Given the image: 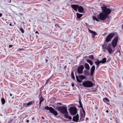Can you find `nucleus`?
<instances>
[{
  "mask_svg": "<svg viewBox=\"0 0 123 123\" xmlns=\"http://www.w3.org/2000/svg\"><path fill=\"white\" fill-rule=\"evenodd\" d=\"M101 8L102 10V12L108 16L111 12V10L109 8H107L106 6L103 4V6L101 7Z\"/></svg>",
  "mask_w": 123,
  "mask_h": 123,
  "instance_id": "nucleus-1",
  "label": "nucleus"
},
{
  "mask_svg": "<svg viewBox=\"0 0 123 123\" xmlns=\"http://www.w3.org/2000/svg\"><path fill=\"white\" fill-rule=\"evenodd\" d=\"M116 34V33L114 32L111 33L109 34L106 38L105 42L107 43H108L110 41L112 38Z\"/></svg>",
  "mask_w": 123,
  "mask_h": 123,
  "instance_id": "nucleus-2",
  "label": "nucleus"
},
{
  "mask_svg": "<svg viewBox=\"0 0 123 123\" xmlns=\"http://www.w3.org/2000/svg\"><path fill=\"white\" fill-rule=\"evenodd\" d=\"M58 110L62 114H68L67 108L66 105L59 107L58 108Z\"/></svg>",
  "mask_w": 123,
  "mask_h": 123,
  "instance_id": "nucleus-3",
  "label": "nucleus"
},
{
  "mask_svg": "<svg viewBox=\"0 0 123 123\" xmlns=\"http://www.w3.org/2000/svg\"><path fill=\"white\" fill-rule=\"evenodd\" d=\"M44 109L49 110L50 112L53 114L55 116H56L58 115V113L57 111L55 110L52 107H49L48 106H47L44 108Z\"/></svg>",
  "mask_w": 123,
  "mask_h": 123,
  "instance_id": "nucleus-4",
  "label": "nucleus"
},
{
  "mask_svg": "<svg viewBox=\"0 0 123 123\" xmlns=\"http://www.w3.org/2000/svg\"><path fill=\"white\" fill-rule=\"evenodd\" d=\"M108 16L102 12L100 13L97 15L98 18L101 21H104L107 18Z\"/></svg>",
  "mask_w": 123,
  "mask_h": 123,
  "instance_id": "nucleus-5",
  "label": "nucleus"
},
{
  "mask_svg": "<svg viewBox=\"0 0 123 123\" xmlns=\"http://www.w3.org/2000/svg\"><path fill=\"white\" fill-rule=\"evenodd\" d=\"M83 86L87 87H90L93 86L92 82L90 81L87 80L84 82L82 83Z\"/></svg>",
  "mask_w": 123,
  "mask_h": 123,
  "instance_id": "nucleus-6",
  "label": "nucleus"
},
{
  "mask_svg": "<svg viewBox=\"0 0 123 123\" xmlns=\"http://www.w3.org/2000/svg\"><path fill=\"white\" fill-rule=\"evenodd\" d=\"M118 39V36L114 37L113 38L111 43V45L113 48H114L116 46Z\"/></svg>",
  "mask_w": 123,
  "mask_h": 123,
  "instance_id": "nucleus-7",
  "label": "nucleus"
},
{
  "mask_svg": "<svg viewBox=\"0 0 123 123\" xmlns=\"http://www.w3.org/2000/svg\"><path fill=\"white\" fill-rule=\"evenodd\" d=\"M70 113L72 115H75L77 112V109L76 107H71L69 110Z\"/></svg>",
  "mask_w": 123,
  "mask_h": 123,
  "instance_id": "nucleus-8",
  "label": "nucleus"
},
{
  "mask_svg": "<svg viewBox=\"0 0 123 123\" xmlns=\"http://www.w3.org/2000/svg\"><path fill=\"white\" fill-rule=\"evenodd\" d=\"M76 77L77 81L79 83H81L82 82L81 80H83L85 78V77L83 75H79V77L81 80L79 79L78 76L77 75L76 76Z\"/></svg>",
  "mask_w": 123,
  "mask_h": 123,
  "instance_id": "nucleus-9",
  "label": "nucleus"
},
{
  "mask_svg": "<svg viewBox=\"0 0 123 123\" xmlns=\"http://www.w3.org/2000/svg\"><path fill=\"white\" fill-rule=\"evenodd\" d=\"M84 69V66L83 65H80L77 69V72L80 74H82L83 73V70Z\"/></svg>",
  "mask_w": 123,
  "mask_h": 123,
  "instance_id": "nucleus-10",
  "label": "nucleus"
},
{
  "mask_svg": "<svg viewBox=\"0 0 123 123\" xmlns=\"http://www.w3.org/2000/svg\"><path fill=\"white\" fill-rule=\"evenodd\" d=\"M79 119V115L77 114L76 116L73 117V120L74 122H77Z\"/></svg>",
  "mask_w": 123,
  "mask_h": 123,
  "instance_id": "nucleus-11",
  "label": "nucleus"
},
{
  "mask_svg": "<svg viewBox=\"0 0 123 123\" xmlns=\"http://www.w3.org/2000/svg\"><path fill=\"white\" fill-rule=\"evenodd\" d=\"M107 50L110 54H111L112 53V50L111 45H108L107 46Z\"/></svg>",
  "mask_w": 123,
  "mask_h": 123,
  "instance_id": "nucleus-12",
  "label": "nucleus"
},
{
  "mask_svg": "<svg viewBox=\"0 0 123 123\" xmlns=\"http://www.w3.org/2000/svg\"><path fill=\"white\" fill-rule=\"evenodd\" d=\"M79 5L77 4L71 5V6L75 11H77L78 9Z\"/></svg>",
  "mask_w": 123,
  "mask_h": 123,
  "instance_id": "nucleus-13",
  "label": "nucleus"
},
{
  "mask_svg": "<svg viewBox=\"0 0 123 123\" xmlns=\"http://www.w3.org/2000/svg\"><path fill=\"white\" fill-rule=\"evenodd\" d=\"M89 32L92 34V35L93 38H94L95 36L97 35V33L95 31H91L89 28Z\"/></svg>",
  "mask_w": 123,
  "mask_h": 123,
  "instance_id": "nucleus-14",
  "label": "nucleus"
},
{
  "mask_svg": "<svg viewBox=\"0 0 123 123\" xmlns=\"http://www.w3.org/2000/svg\"><path fill=\"white\" fill-rule=\"evenodd\" d=\"M78 11L80 13L83 12L84 9L83 7L81 6H79L78 9Z\"/></svg>",
  "mask_w": 123,
  "mask_h": 123,
  "instance_id": "nucleus-15",
  "label": "nucleus"
},
{
  "mask_svg": "<svg viewBox=\"0 0 123 123\" xmlns=\"http://www.w3.org/2000/svg\"><path fill=\"white\" fill-rule=\"evenodd\" d=\"M39 107H40L42 101L44 100V98L42 96H41L40 97H39Z\"/></svg>",
  "mask_w": 123,
  "mask_h": 123,
  "instance_id": "nucleus-16",
  "label": "nucleus"
},
{
  "mask_svg": "<svg viewBox=\"0 0 123 123\" xmlns=\"http://www.w3.org/2000/svg\"><path fill=\"white\" fill-rule=\"evenodd\" d=\"M95 67L94 66H93L92 67L91 70V75H92L95 71Z\"/></svg>",
  "mask_w": 123,
  "mask_h": 123,
  "instance_id": "nucleus-17",
  "label": "nucleus"
},
{
  "mask_svg": "<svg viewBox=\"0 0 123 123\" xmlns=\"http://www.w3.org/2000/svg\"><path fill=\"white\" fill-rule=\"evenodd\" d=\"M85 116V115L83 114V113L81 114L80 117V120L81 121H83L84 120V118Z\"/></svg>",
  "mask_w": 123,
  "mask_h": 123,
  "instance_id": "nucleus-18",
  "label": "nucleus"
},
{
  "mask_svg": "<svg viewBox=\"0 0 123 123\" xmlns=\"http://www.w3.org/2000/svg\"><path fill=\"white\" fill-rule=\"evenodd\" d=\"M103 100L107 104H108L109 102V100L108 98H104L103 99Z\"/></svg>",
  "mask_w": 123,
  "mask_h": 123,
  "instance_id": "nucleus-19",
  "label": "nucleus"
},
{
  "mask_svg": "<svg viewBox=\"0 0 123 123\" xmlns=\"http://www.w3.org/2000/svg\"><path fill=\"white\" fill-rule=\"evenodd\" d=\"M84 74L88 76L89 75V72L87 70H85L84 72Z\"/></svg>",
  "mask_w": 123,
  "mask_h": 123,
  "instance_id": "nucleus-20",
  "label": "nucleus"
},
{
  "mask_svg": "<svg viewBox=\"0 0 123 123\" xmlns=\"http://www.w3.org/2000/svg\"><path fill=\"white\" fill-rule=\"evenodd\" d=\"M101 63L100 61H96L95 62V63L97 66V68H98L99 66V64Z\"/></svg>",
  "mask_w": 123,
  "mask_h": 123,
  "instance_id": "nucleus-21",
  "label": "nucleus"
},
{
  "mask_svg": "<svg viewBox=\"0 0 123 123\" xmlns=\"http://www.w3.org/2000/svg\"><path fill=\"white\" fill-rule=\"evenodd\" d=\"M68 114H64V116H65V117L67 118H68L70 120L72 119V118L71 116H69V115H68Z\"/></svg>",
  "mask_w": 123,
  "mask_h": 123,
  "instance_id": "nucleus-22",
  "label": "nucleus"
},
{
  "mask_svg": "<svg viewBox=\"0 0 123 123\" xmlns=\"http://www.w3.org/2000/svg\"><path fill=\"white\" fill-rule=\"evenodd\" d=\"M28 106L27 103H23V106L21 107L22 109H24L25 108L27 107Z\"/></svg>",
  "mask_w": 123,
  "mask_h": 123,
  "instance_id": "nucleus-23",
  "label": "nucleus"
},
{
  "mask_svg": "<svg viewBox=\"0 0 123 123\" xmlns=\"http://www.w3.org/2000/svg\"><path fill=\"white\" fill-rule=\"evenodd\" d=\"M76 15L77 18H80L82 16L83 14H80L78 13H76Z\"/></svg>",
  "mask_w": 123,
  "mask_h": 123,
  "instance_id": "nucleus-24",
  "label": "nucleus"
},
{
  "mask_svg": "<svg viewBox=\"0 0 123 123\" xmlns=\"http://www.w3.org/2000/svg\"><path fill=\"white\" fill-rule=\"evenodd\" d=\"M106 58H104L102 59V61L101 60L100 61L101 63L103 64L106 62Z\"/></svg>",
  "mask_w": 123,
  "mask_h": 123,
  "instance_id": "nucleus-25",
  "label": "nucleus"
},
{
  "mask_svg": "<svg viewBox=\"0 0 123 123\" xmlns=\"http://www.w3.org/2000/svg\"><path fill=\"white\" fill-rule=\"evenodd\" d=\"M87 62L89 63L90 65H92L93 64V62L91 60L89 59H87L86 60Z\"/></svg>",
  "mask_w": 123,
  "mask_h": 123,
  "instance_id": "nucleus-26",
  "label": "nucleus"
},
{
  "mask_svg": "<svg viewBox=\"0 0 123 123\" xmlns=\"http://www.w3.org/2000/svg\"><path fill=\"white\" fill-rule=\"evenodd\" d=\"M85 68L86 69H89L90 68V67L88 65L87 63H86L85 64Z\"/></svg>",
  "mask_w": 123,
  "mask_h": 123,
  "instance_id": "nucleus-27",
  "label": "nucleus"
},
{
  "mask_svg": "<svg viewBox=\"0 0 123 123\" xmlns=\"http://www.w3.org/2000/svg\"><path fill=\"white\" fill-rule=\"evenodd\" d=\"M34 103V101L29 102L28 103H27L28 106L30 105H31Z\"/></svg>",
  "mask_w": 123,
  "mask_h": 123,
  "instance_id": "nucleus-28",
  "label": "nucleus"
},
{
  "mask_svg": "<svg viewBox=\"0 0 123 123\" xmlns=\"http://www.w3.org/2000/svg\"><path fill=\"white\" fill-rule=\"evenodd\" d=\"M1 102L2 105L4 104L5 103V100L4 98H2L1 99Z\"/></svg>",
  "mask_w": 123,
  "mask_h": 123,
  "instance_id": "nucleus-29",
  "label": "nucleus"
},
{
  "mask_svg": "<svg viewBox=\"0 0 123 123\" xmlns=\"http://www.w3.org/2000/svg\"><path fill=\"white\" fill-rule=\"evenodd\" d=\"M72 78L73 80L75 79V77L74 75V73L73 71L71 72V74Z\"/></svg>",
  "mask_w": 123,
  "mask_h": 123,
  "instance_id": "nucleus-30",
  "label": "nucleus"
},
{
  "mask_svg": "<svg viewBox=\"0 0 123 123\" xmlns=\"http://www.w3.org/2000/svg\"><path fill=\"white\" fill-rule=\"evenodd\" d=\"M92 17L93 20H96V21H99V19L97 18L96 16H93Z\"/></svg>",
  "mask_w": 123,
  "mask_h": 123,
  "instance_id": "nucleus-31",
  "label": "nucleus"
},
{
  "mask_svg": "<svg viewBox=\"0 0 123 123\" xmlns=\"http://www.w3.org/2000/svg\"><path fill=\"white\" fill-rule=\"evenodd\" d=\"M89 57L91 59L93 60L94 59V56L93 55H89Z\"/></svg>",
  "mask_w": 123,
  "mask_h": 123,
  "instance_id": "nucleus-32",
  "label": "nucleus"
},
{
  "mask_svg": "<svg viewBox=\"0 0 123 123\" xmlns=\"http://www.w3.org/2000/svg\"><path fill=\"white\" fill-rule=\"evenodd\" d=\"M79 103L80 105V107L82 108V109H83V106L82 104L81 101L80 99V100L79 101Z\"/></svg>",
  "mask_w": 123,
  "mask_h": 123,
  "instance_id": "nucleus-33",
  "label": "nucleus"
},
{
  "mask_svg": "<svg viewBox=\"0 0 123 123\" xmlns=\"http://www.w3.org/2000/svg\"><path fill=\"white\" fill-rule=\"evenodd\" d=\"M24 50V49H23V48H19L17 49V51H19L23 50Z\"/></svg>",
  "mask_w": 123,
  "mask_h": 123,
  "instance_id": "nucleus-34",
  "label": "nucleus"
},
{
  "mask_svg": "<svg viewBox=\"0 0 123 123\" xmlns=\"http://www.w3.org/2000/svg\"><path fill=\"white\" fill-rule=\"evenodd\" d=\"M19 29L22 33H24V31L22 28H20Z\"/></svg>",
  "mask_w": 123,
  "mask_h": 123,
  "instance_id": "nucleus-35",
  "label": "nucleus"
},
{
  "mask_svg": "<svg viewBox=\"0 0 123 123\" xmlns=\"http://www.w3.org/2000/svg\"><path fill=\"white\" fill-rule=\"evenodd\" d=\"M51 77H50L46 80L45 85L48 84V82H49V81L51 78Z\"/></svg>",
  "mask_w": 123,
  "mask_h": 123,
  "instance_id": "nucleus-36",
  "label": "nucleus"
},
{
  "mask_svg": "<svg viewBox=\"0 0 123 123\" xmlns=\"http://www.w3.org/2000/svg\"><path fill=\"white\" fill-rule=\"evenodd\" d=\"M107 47H103V49H104L103 51L105 52V50L106 49H107Z\"/></svg>",
  "mask_w": 123,
  "mask_h": 123,
  "instance_id": "nucleus-37",
  "label": "nucleus"
},
{
  "mask_svg": "<svg viewBox=\"0 0 123 123\" xmlns=\"http://www.w3.org/2000/svg\"><path fill=\"white\" fill-rule=\"evenodd\" d=\"M55 26L56 27H59L61 28V27L58 24H55Z\"/></svg>",
  "mask_w": 123,
  "mask_h": 123,
  "instance_id": "nucleus-38",
  "label": "nucleus"
},
{
  "mask_svg": "<svg viewBox=\"0 0 123 123\" xmlns=\"http://www.w3.org/2000/svg\"><path fill=\"white\" fill-rule=\"evenodd\" d=\"M82 112L83 113V114L85 115V112L83 108V109H82Z\"/></svg>",
  "mask_w": 123,
  "mask_h": 123,
  "instance_id": "nucleus-39",
  "label": "nucleus"
},
{
  "mask_svg": "<svg viewBox=\"0 0 123 123\" xmlns=\"http://www.w3.org/2000/svg\"><path fill=\"white\" fill-rule=\"evenodd\" d=\"M41 96H42V93H41V91L40 92V93H39V96H38V97H41Z\"/></svg>",
  "mask_w": 123,
  "mask_h": 123,
  "instance_id": "nucleus-40",
  "label": "nucleus"
},
{
  "mask_svg": "<svg viewBox=\"0 0 123 123\" xmlns=\"http://www.w3.org/2000/svg\"><path fill=\"white\" fill-rule=\"evenodd\" d=\"M111 61V59L109 58L108 60H107L106 61L107 62H110Z\"/></svg>",
  "mask_w": 123,
  "mask_h": 123,
  "instance_id": "nucleus-41",
  "label": "nucleus"
},
{
  "mask_svg": "<svg viewBox=\"0 0 123 123\" xmlns=\"http://www.w3.org/2000/svg\"><path fill=\"white\" fill-rule=\"evenodd\" d=\"M13 46V45H9V48H11Z\"/></svg>",
  "mask_w": 123,
  "mask_h": 123,
  "instance_id": "nucleus-42",
  "label": "nucleus"
},
{
  "mask_svg": "<svg viewBox=\"0 0 123 123\" xmlns=\"http://www.w3.org/2000/svg\"><path fill=\"white\" fill-rule=\"evenodd\" d=\"M45 60L46 62V63L48 61V60L47 59H45Z\"/></svg>",
  "mask_w": 123,
  "mask_h": 123,
  "instance_id": "nucleus-43",
  "label": "nucleus"
},
{
  "mask_svg": "<svg viewBox=\"0 0 123 123\" xmlns=\"http://www.w3.org/2000/svg\"><path fill=\"white\" fill-rule=\"evenodd\" d=\"M35 33L36 34V33H37L38 34H39V33H38V31H36L35 32Z\"/></svg>",
  "mask_w": 123,
  "mask_h": 123,
  "instance_id": "nucleus-44",
  "label": "nucleus"
},
{
  "mask_svg": "<svg viewBox=\"0 0 123 123\" xmlns=\"http://www.w3.org/2000/svg\"><path fill=\"white\" fill-rule=\"evenodd\" d=\"M2 15V14L1 13H0V17H1Z\"/></svg>",
  "mask_w": 123,
  "mask_h": 123,
  "instance_id": "nucleus-45",
  "label": "nucleus"
},
{
  "mask_svg": "<svg viewBox=\"0 0 123 123\" xmlns=\"http://www.w3.org/2000/svg\"><path fill=\"white\" fill-rule=\"evenodd\" d=\"M74 83H73V84H72V86L73 87L74 86Z\"/></svg>",
  "mask_w": 123,
  "mask_h": 123,
  "instance_id": "nucleus-46",
  "label": "nucleus"
},
{
  "mask_svg": "<svg viewBox=\"0 0 123 123\" xmlns=\"http://www.w3.org/2000/svg\"><path fill=\"white\" fill-rule=\"evenodd\" d=\"M41 118H42V119H44V117H41Z\"/></svg>",
  "mask_w": 123,
  "mask_h": 123,
  "instance_id": "nucleus-47",
  "label": "nucleus"
},
{
  "mask_svg": "<svg viewBox=\"0 0 123 123\" xmlns=\"http://www.w3.org/2000/svg\"><path fill=\"white\" fill-rule=\"evenodd\" d=\"M29 122V121L28 120H27L26 121V122Z\"/></svg>",
  "mask_w": 123,
  "mask_h": 123,
  "instance_id": "nucleus-48",
  "label": "nucleus"
},
{
  "mask_svg": "<svg viewBox=\"0 0 123 123\" xmlns=\"http://www.w3.org/2000/svg\"><path fill=\"white\" fill-rule=\"evenodd\" d=\"M89 119V118H87V117L86 118V120H88Z\"/></svg>",
  "mask_w": 123,
  "mask_h": 123,
  "instance_id": "nucleus-49",
  "label": "nucleus"
},
{
  "mask_svg": "<svg viewBox=\"0 0 123 123\" xmlns=\"http://www.w3.org/2000/svg\"><path fill=\"white\" fill-rule=\"evenodd\" d=\"M34 117H33L32 118V120H34Z\"/></svg>",
  "mask_w": 123,
  "mask_h": 123,
  "instance_id": "nucleus-50",
  "label": "nucleus"
},
{
  "mask_svg": "<svg viewBox=\"0 0 123 123\" xmlns=\"http://www.w3.org/2000/svg\"><path fill=\"white\" fill-rule=\"evenodd\" d=\"M96 90H93V92H96Z\"/></svg>",
  "mask_w": 123,
  "mask_h": 123,
  "instance_id": "nucleus-51",
  "label": "nucleus"
},
{
  "mask_svg": "<svg viewBox=\"0 0 123 123\" xmlns=\"http://www.w3.org/2000/svg\"><path fill=\"white\" fill-rule=\"evenodd\" d=\"M9 25L10 26H12V24L11 23L9 24Z\"/></svg>",
  "mask_w": 123,
  "mask_h": 123,
  "instance_id": "nucleus-52",
  "label": "nucleus"
},
{
  "mask_svg": "<svg viewBox=\"0 0 123 123\" xmlns=\"http://www.w3.org/2000/svg\"><path fill=\"white\" fill-rule=\"evenodd\" d=\"M106 112H107V113H108L109 112V111H108V110H107L106 111Z\"/></svg>",
  "mask_w": 123,
  "mask_h": 123,
  "instance_id": "nucleus-53",
  "label": "nucleus"
},
{
  "mask_svg": "<svg viewBox=\"0 0 123 123\" xmlns=\"http://www.w3.org/2000/svg\"><path fill=\"white\" fill-rule=\"evenodd\" d=\"M13 40V39L12 38H11V41H12Z\"/></svg>",
  "mask_w": 123,
  "mask_h": 123,
  "instance_id": "nucleus-54",
  "label": "nucleus"
},
{
  "mask_svg": "<svg viewBox=\"0 0 123 123\" xmlns=\"http://www.w3.org/2000/svg\"><path fill=\"white\" fill-rule=\"evenodd\" d=\"M10 95L11 96H12V94L11 93H10Z\"/></svg>",
  "mask_w": 123,
  "mask_h": 123,
  "instance_id": "nucleus-55",
  "label": "nucleus"
},
{
  "mask_svg": "<svg viewBox=\"0 0 123 123\" xmlns=\"http://www.w3.org/2000/svg\"><path fill=\"white\" fill-rule=\"evenodd\" d=\"M122 27L123 29V24L122 25Z\"/></svg>",
  "mask_w": 123,
  "mask_h": 123,
  "instance_id": "nucleus-56",
  "label": "nucleus"
},
{
  "mask_svg": "<svg viewBox=\"0 0 123 123\" xmlns=\"http://www.w3.org/2000/svg\"><path fill=\"white\" fill-rule=\"evenodd\" d=\"M10 122L11 121H10L8 122V123H10Z\"/></svg>",
  "mask_w": 123,
  "mask_h": 123,
  "instance_id": "nucleus-57",
  "label": "nucleus"
},
{
  "mask_svg": "<svg viewBox=\"0 0 123 123\" xmlns=\"http://www.w3.org/2000/svg\"><path fill=\"white\" fill-rule=\"evenodd\" d=\"M116 123H118V121L117 120L116 121Z\"/></svg>",
  "mask_w": 123,
  "mask_h": 123,
  "instance_id": "nucleus-58",
  "label": "nucleus"
},
{
  "mask_svg": "<svg viewBox=\"0 0 123 123\" xmlns=\"http://www.w3.org/2000/svg\"><path fill=\"white\" fill-rule=\"evenodd\" d=\"M102 47H104V45H102Z\"/></svg>",
  "mask_w": 123,
  "mask_h": 123,
  "instance_id": "nucleus-59",
  "label": "nucleus"
},
{
  "mask_svg": "<svg viewBox=\"0 0 123 123\" xmlns=\"http://www.w3.org/2000/svg\"><path fill=\"white\" fill-rule=\"evenodd\" d=\"M59 104H60V105H61V103H60Z\"/></svg>",
  "mask_w": 123,
  "mask_h": 123,
  "instance_id": "nucleus-60",
  "label": "nucleus"
}]
</instances>
